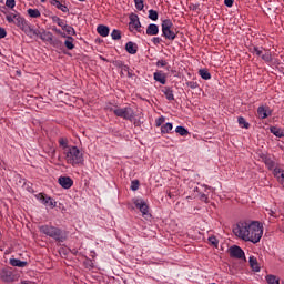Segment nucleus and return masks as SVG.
I'll return each mask as SVG.
<instances>
[{
    "instance_id": "1",
    "label": "nucleus",
    "mask_w": 284,
    "mask_h": 284,
    "mask_svg": "<svg viewBox=\"0 0 284 284\" xmlns=\"http://www.w3.org/2000/svg\"><path fill=\"white\" fill-rule=\"evenodd\" d=\"M233 233L242 241H248L250 243H258L263 239V224L258 221L253 222H239L233 229Z\"/></svg>"
},
{
    "instance_id": "2",
    "label": "nucleus",
    "mask_w": 284,
    "mask_h": 284,
    "mask_svg": "<svg viewBox=\"0 0 284 284\" xmlns=\"http://www.w3.org/2000/svg\"><path fill=\"white\" fill-rule=\"evenodd\" d=\"M63 154L65 156L67 163H69V165H72L73 168L77 165H83L85 161L83 159V153L77 146H71Z\"/></svg>"
},
{
    "instance_id": "3",
    "label": "nucleus",
    "mask_w": 284,
    "mask_h": 284,
    "mask_svg": "<svg viewBox=\"0 0 284 284\" xmlns=\"http://www.w3.org/2000/svg\"><path fill=\"white\" fill-rule=\"evenodd\" d=\"M40 232H42V234H45L47 236H50L51 239H54L55 241H63V239H65V236H63V231L54 226H40Z\"/></svg>"
},
{
    "instance_id": "4",
    "label": "nucleus",
    "mask_w": 284,
    "mask_h": 284,
    "mask_svg": "<svg viewBox=\"0 0 284 284\" xmlns=\"http://www.w3.org/2000/svg\"><path fill=\"white\" fill-rule=\"evenodd\" d=\"M178 32L174 31V23L172 20L165 19L162 21V37H165L169 41L176 39Z\"/></svg>"
},
{
    "instance_id": "5",
    "label": "nucleus",
    "mask_w": 284,
    "mask_h": 284,
    "mask_svg": "<svg viewBox=\"0 0 284 284\" xmlns=\"http://www.w3.org/2000/svg\"><path fill=\"white\" fill-rule=\"evenodd\" d=\"M113 114L120 119H124V121H132L134 119V110H132L130 106H116L115 110H113Z\"/></svg>"
},
{
    "instance_id": "6",
    "label": "nucleus",
    "mask_w": 284,
    "mask_h": 284,
    "mask_svg": "<svg viewBox=\"0 0 284 284\" xmlns=\"http://www.w3.org/2000/svg\"><path fill=\"white\" fill-rule=\"evenodd\" d=\"M37 199L45 210H54V207H57V202L45 193H39Z\"/></svg>"
},
{
    "instance_id": "7",
    "label": "nucleus",
    "mask_w": 284,
    "mask_h": 284,
    "mask_svg": "<svg viewBox=\"0 0 284 284\" xmlns=\"http://www.w3.org/2000/svg\"><path fill=\"white\" fill-rule=\"evenodd\" d=\"M0 280L2 283H14L19 281V275L14 274L11 268H2L0 271Z\"/></svg>"
},
{
    "instance_id": "8",
    "label": "nucleus",
    "mask_w": 284,
    "mask_h": 284,
    "mask_svg": "<svg viewBox=\"0 0 284 284\" xmlns=\"http://www.w3.org/2000/svg\"><path fill=\"white\" fill-rule=\"evenodd\" d=\"M129 22V30L133 32L135 30L136 32H142L141 30V21L139 20V16L136 13H131Z\"/></svg>"
},
{
    "instance_id": "9",
    "label": "nucleus",
    "mask_w": 284,
    "mask_h": 284,
    "mask_svg": "<svg viewBox=\"0 0 284 284\" xmlns=\"http://www.w3.org/2000/svg\"><path fill=\"white\" fill-rule=\"evenodd\" d=\"M133 204L142 213V216H150V206L143 200L134 199Z\"/></svg>"
},
{
    "instance_id": "10",
    "label": "nucleus",
    "mask_w": 284,
    "mask_h": 284,
    "mask_svg": "<svg viewBox=\"0 0 284 284\" xmlns=\"http://www.w3.org/2000/svg\"><path fill=\"white\" fill-rule=\"evenodd\" d=\"M58 183L61 185V187H63V190H70V187L74 185V180H72L70 176H60L58 179Z\"/></svg>"
},
{
    "instance_id": "11",
    "label": "nucleus",
    "mask_w": 284,
    "mask_h": 284,
    "mask_svg": "<svg viewBox=\"0 0 284 284\" xmlns=\"http://www.w3.org/2000/svg\"><path fill=\"white\" fill-rule=\"evenodd\" d=\"M230 254L234 258H243L245 256V252L243 251V248H241V246L231 247L230 248Z\"/></svg>"
},
{
    "instance_id": "12",
    "label": "nucleus",
    "mask_w": 284,
    "mask_h": 284,
    "mask_svg": "<svg viewBox=\"0 0 284 284\" xmlns=\"http://www.w3.org/2000/svg\"><path fill=\"white\" fill-rule=\"evenodd\" d=\"M272 112H270V106H258L257 108V116L258 119H267V116H271Z\"/></svg>"
},
{
    "instance_id": "13",
    "label": "nucleus",
    "mask_w": 284,
    "mask_h": 284,
    "mask_svg": "<svg viewBox=\"0 0 284 284\" xmlns=\"http://www.w3.org/2000/svg\"><path fill=\"white\" fill-rule=\"evenodd\" d=\"M273 176H275V179H277V181L281 183V185H283L284 187V170L276 166L273 170Z\"/></svg>"
},
{
    "instance_id": "14",
    "label": "nucleus",
    "mask_w": 284,
    "mask_h": 284,
    "mask_svg": "<svg viewBox=\"0 0 284 284\" xmlns=\"http://www.w3.org/2000/svg\"><path fill=\"white\" fill-rule=\"evenodd\" d=\"M154 81H158V83H161L162 85H165L168 83V78L165 77V73L158 71L153 74Z\"/></svg>"
},
{
    "instance_id": "15",
    "label": "nucleus",
    "mask_w": 284,
    "mask_h": 284,
    "mask_svg": "<svg viewBox=\"0 0 284 284\" xmlns=\"http://www.w3.org/2000/svg\"><path fill=\"white\" fill-rule=\"evenodd\" d=\"M125 50L129 54H136V52H139V45L130 41L125 44Z\"/></svg>"
},
{
    "instance_id": "16",
    "label": "nucleus",
    "mask_w": 284,
    "mask_h": 284,
    "mask_svg": "<svg viewBox=\"0 0 284 284\" xmlns=\"http://www.w3.org/2000/svg\"><path fill=\"white\" fill-rule=\"evenodd\" d=\"M248 263L253 272H261V265H258V260L255 256H251Z\"/></svg>"
},
{
    "instance_id": "17",
    "label": "nucleus",
    "mask_w": 284,
    "mask_h": 284,
    "mask_svg": "<svg viewBox=\"0 0 284 284\" xmlns=\"http://www.w3.org/2000/svg\"><path fill=\"white\" fill-rule=\"evenodd\" d=\"M146 34L148 37H156L159 34V26L151 23L146 28Z\"/></svg>"
},
{
    "instance_id": "18",
    "label": "nucleus",
    "mask_w": 284,
    "mask_h": 284,
    "mask_svg": "<svg viewBox=\"0 0 284 284\" xmlns=\"http://www.w3.org/2000/svg\"><path fill=\"white\" fill-rule=\"evenodd\" d=\"M13 19H16L13 23L18 26V28H20L21 30L26 29V19H23L19 14H13Z\"/></svg>"
},
{
    "instance_id": "19",
    "label": "nucleus",
    "mask_w": 284,
    "mask_h": 284,
    "mask_svg": "<svg viewBox=\"0 0 284 284\" xmlns=\"http://www.w3.org/2000/svg\"><path fill=\"white\" fill-rule=\"evenodd\" d=\"M97 32L98 34H100V37H108L110 34V28L104 24H99L97 28Z\"/></svg>"
},
{
    "instance_id": "20",
    "label": "nucleus",
    "mask_w": 284,
    "mask_h": 284,
    "mask_svg": "<svg viewBox=\"0 0 284 284\" xmlns=\"http://www.w3.org/2000/svg\"><path fill=\"white\" fill-rule=\"evenodd\" d=\"M9 263H10V265H12V267H27L28 266V262L17 260V258H10Z\"/></svg>"
},
{
    "instance_id": "21",
    "label": "nucleus",
    "mask_w": 284,
    "mask_h": 284,
    "mask_svg": "<svg viewBox=\"0 0 284 284\" xmlns=\"http://www.w3.org/2000/svg\"><path fill=\"white\" fill-rule=\"evenodd\" d=\"M69 141L68 138H60L59 139V145L63 150V154L70 150V148H73L72 145H68Z\"/></svg>"
},
{
    "instance_id": "22",
    "label": "nucleus",
    "mask_w": 284,
    "mask_h": 284,
    "mask_svg": "<svg viewBox=\"0 0 284 284\" xmlns=\"http://www.w3.org/2000/svg\"><path fill=\"white\" fill-rule=\"evenodd\" d=\"M51 3L54 6V8H58V10H61V12H70V9H68V6L61 3L59 0H52Z\"/></svg>"
},
{
    "instance_id": "23",
    "label": "nucleus",
    "mask_w": 284,
    "mask_h": 284,
    "mask_svg": "<svg viewBox=\"0 0 284 284\" xmlns=\"http://www.w3.org/2000/svg\"><path fill=\"white\" fill-rule=\"evenodd\" d=\"M162 92L166 97L168 101H174V91H172V89L165 87Z\"/></svg>"
},
{
    "instance_id": "24",
    "label": "nucleus",
    "mask_w": 284,
    "mask_h": 284,
    "mask_svg": "<svg viewBox=\"0 0 284 284\" xmlns=\"http://www.w3.org/2000/svg\"><path fill=\"white\" fill-rule=\"evenodd\" d=\"M271 133L274 134V136H277L278 139H283L284 131L282 129H278L276 126H271Z\"/></svg>"
},
{
    "instance_id": "25",
    "label": "nucleus",
    "mask_w": 284,
    "mask_h": 284,
    "mask_svg": "<svg viewBox=\"0 0 284 284\" xmlns=\"http://www.w3.org/2000/svg\"><path fill=\"white\" fill-rule=\"evenodd\" d=\"M64 45L67 50H74V38L72 37H67V40L64 41Z\"/></svg>"
},
{
    "instance_id": "26",
    "label": "nucleus",
    "mask_w": 284,
    "mask_h": 284,
    "mask_svg": "<svg viewBox=\"0 0 284 284\" xmlns=\"http://www.w3.org/2000/svg\"><path fill=\"white\" fill-rule=\"evenodd\" d=\"M172 123L168 122L161 126V134H170V131L173 130Z\"/></svg>"
},
{
    "instance_id": "27",
    "label": "nucleus",
    "mask_w": 284,
    "mask_h": 284,
    "mask_svg": "<svg viewBox=\"0 0 284 284\" xmlns=\"http://www.w3.org/2000/svg\"><path fill=\"white\" fill-rule=\"evenodd\" d=\"M200 77H202V79H204V81H210V79H212V74L210 73V71L205 70V69H201L199 71Z\"/></svg>"
},
{
    "instance_id": "28",
    "label": "nucleus",
    "mask_w": 284,
    "mask_h": 284,
    "mask_svg": "<svg viewBox=\"0 0 284 284\" xmlns=\"http://www.w3.org/2000/svg\"><path fill=\"white\" fill-rule=\"evenodd\" d=\"M52 22L57 23V26H59L60 28H65V23H67L65 20H63L57 16L52 17Z\"/></svg>"
},
{
    "instance_id": "29",
    "label": "nucleus",
    "mask_w": 284,
    "mask_h": 284,
    "mask_svg": "<svg viewBox=\"0 0 284 284\" xmlns=\"http://www.w3.org/2000/svg\"><path fill=\"white\" fill-rule=\"evenodd\" d=\"M237 123H239L240 128H244L245 130H250V124H248V122L245 120V118L240 116V118L237 119Z\"/></svg>"
},
{
    "instance_id": "30",
    "label": "nucleus",
    "mask_w": 284,
    "mask_h": 284,
    "mask_svg": "<svg viewBox=\"0 0 284 284\" xmlns=\"http://www.w3.org/2000/svg\"><path fill=\"white\" fill-rule=\"evenodd\" d=\"M175 132L180 134V136H187V134H190V131H187L185 126H176Z\"/></svg>"
},
{
    "instance_id": "31",
    "label": "nucleus",
    "mask_w": 284,
    "mask_h": 284,
    "mask_svg": "<svg viewBox=\"0 0 284 284\" xmlns=\"http://www.w3.org/2000/svg\"><path fill=\"white\" fill-rule=\"evenodd\" d=\"M266 281L268 284H281V281L276 277V275H267Z\"/></svg>"
},
{
    "instance_id": "32",
    "label": "nucleus",
    "mask_w": 284,
    "mask_h": 284,
    "mask_svg": "<svg viewBox=\"0 0 284 284\" xmlns=\"http://www.w3.org/2000/svg\"><path fill=\"white\" fill-rule=\"evenodd\" d=\"M28 37H34L37 34V31L34 29H31L30 26L26 24L24 29H22Z\"/></svg>"
},
{
    "instance_id": "33",
    "label": "nucleus",
    "mask_w": 284,
    "mask_h": 284,
    "mask_svg": "<svg viewBox=\"0 0 284 284\" xmlns=\"http://www.w3.org/2000/svg\"><path fill=\"white\" fill-rule=\"evenodd\" d=\"M149 19H151V21H156L159 19V12L153 9L149 10Z\"/></svg>"
},
{
    "instance_id": "34",
    "label": "nucleus",
    "mask_w": 284,
    "mask_h": 284,
    "mask_svg": "<svg viewBox=\"0 0 284 284\" xmlns=\"http://www.w3.org/2000/svg\"><path fill=\"white\" fill-rule=\"evenodd\" d=\"M62 30L67 31V34H72L73 37L77 36V31L72 27L68 26V22L65 23V28H62Z\"/></svg>"
},
{
    "instance_id": "35",
    "label": "nucleus",
    "mask_w": 284,
    "mask_h": 284,
    "mask_svg": "<svg viewBox=\"0 0 284 284\" xmlns=\"http://www.w3.org/2000/svg\"><path fill=\"white\" fill-rule=\"evenodd\" d=\"M111 37L114 41H119V39H121V31L119 30H113L112 33H111Z\"/></svg>"
},
{
    "instance_id": "36",
    "label": "nucleus",
    "mask_w": 284,
    "mask_h": 284,
    "mask_svg": "<svg viewBox=\"0 0 284 284\" xmlns=\"http://www.w3.org/2000/svg\"><path fill=\"white\" fill-rule=\"evenodd\" d=\"M141 185V183L139 182V180H133L132 182H131V190L133 191V192H136V190H139V186Z\"/></svg>"
},
{
    "instance_id": "37",
    "label": "nucleus",
    "mask_w": 284,
    "mask_h": 284,
    "mask_svg": "<svg viewBox=\"0 0 284 284\" xmlns=\"http://www.w3.org/2000/svg\"><path fill=\"white\" fill-rule=\"evenodd\" d=\"M136 10H143L145 8V4L143 3V0H134Z\"/></svg>"
},
{
    "instance_id": "38",
    "label": "nucleus",
    "mask_w": 284,
    "mask_h": 284,
    "mask_svg": "<svg viewBox=\"0 0 284 284\" xmlns=\"http://www.w3.org/2000/svg\"><path fill=\"white\" fill-rule=\"evenodd\" d=\"M165 123V116H160L155 120V126L156 128H161V125H163Z\"/></svg>"
},
{
    "instance_id": "39",
    "label": "nucleus",
    "mask_w": 284,
    "mask_h": 284,
    "mask_svg": "<svg viewBox=\"0 0 284 284\" xmlns=\"http://www.w3.org/2000/svg\"><path fill=\"white\" fill-rule=\"evenodd\" d=\"M263 61H266V63H270V61H272V54H270V52H266L264 54L261 55Z\"/></svg>"
},
{
    "instance_id": "40",
    "label": "nucleus",
    "mask_w": 284,
    "mask_h": 284,
    "mask_svg": "<svg viewBox=\"0 0 284 284\" xmlns=\"http://www.w3.org/2000/svg\"><path fill=\"white\" fill-rule=\"evenodd\" d=\"M252 52L256 54V57H262L263 55V50H261L258 47H254Z\"/></svg>"
},
{
    "instance_id": "41",
    "label": "nucleus",
    "mask_w": 284,
    "mask_h": 284,
    "mask_svg": "<svg viewBox=\"0 0 284 284\" xmlns=\"http://www.w3.org/2000/svg\"><path fill=\"white\" fill-rule=\"evenodd\" d=\"M187 88H191V90H196L199 88V83L194 81H190L186 83Z\"/></svg>"
},
{
    "instance_id": "42",
    "label": "nucleus",
    "mask_w": 284,
    "mask_h": 284,
    "mask_svg": "<svg viewBox=\"0 0 284 284\" xmlns=\"http://www.w3.org/2000/svg\"><path fill=\"white\" fill-rule=\"evenodd\" d=\"M28 14H29V17H31L32 19H37V10H34V9H29V10H28Z\"/></svg>"
},
{
    "instance_id": "43",
    "label": "nucleus",
    "mask_w": 284,
    "mask_h": 284,
    "mask_svg": "<svg viewBox=\"0 0 284 284\" xmlns=\"http://www.w3.org/2000/svg\"><path fill=\"white\" fill-rule=\"evenodd\" d=\"M165 65H168V61H165V60H159L156 62L158 68H165Z\"/></svg>"
},
{
    "instance_id": "44",
    "label": "nucleus",
    "mask_w": 284,
    "mask_h": 284,
    "mask_svg": "<svg viewBox=\"0 0 284 284\" xmlns=\"http://www.w3.org/2000/svg\"><path fill=\"white\" fill-rule=\"evenodd\" d=\"M115 65H118L119 68H122V70L128 71L130 68H128V65H123V62L121 61H116Z\"/></svg>"
},
{
    "instance_id": "45",
    "label": "nucleus",
    "mask_w": 284,
    "mask_h": 284,
    "mask_svg": "<svg viewBox=\"0 0 284 284\" xmlns=\"http://www.w3.org/2000/svg\"><path fill=\"white\" fill-rule=\"evenodd\" d=\"M6 6H7V8H14L16 2H14V0H7Z\"/></svg>"
},
{
    "instance_id": "46",
    "label": "nucleus",
    "mask_w": 284,
    "mask_h": 284,
    "mask_svg": "<svg viewBox=\"0 0 284 284\" xmlns=\"http://www.w3.org/2000/svg\"><path fill=\"white\" fill-rule=\"evenodd\" d=\"M8 32H6V29L0 27V39H6Z\"/></svg>"
},
{
    "instance_id": "47",
    "label": "nucleus",
    "mask_w": 284,
    "mask_h": 284,
    "mask_svg": "<svg viewBox=\"0 0 284 284\" xmlns=\"http://www.w3.org/2000/svg\"><path fill=\"white\" fill-rule=\"evenodd\" d=\"M224 6H226V8H232V6H234V0H224Z\"/></svg>"
},
{
    "instance_id": "48",
    "label": "nucleus",
    "mask_w": 284,
    "mask_h": 284,
    "mask_svg": "<svg viewBox=\"0 0 284 284\" xmlns=\"http://www.w3.org/2000/svg\"><path fill=\"white\" fill-rule=\"evenodd\" d=\"M14 13L7 16V21H9V23H14Z\"/></svg>"
},
{
    "instance_id": "49",
    "label": "nucleus",
    "mask_w": 284,
    "mask_h": 284,
    "mask_svg": "<svg viewBox=\"0 0 284 284\" xmlns=\"http://www.w3.org/2000/svg\"><path fill=\"white\" fill-rule=\"evenodd\" d=\"M152 41H153L154 45H159V43H161L162 40H161V38L155 37L152 39Z\"/></svg>"
},
{
    "instance_id": "50",
    "label": "nucleus",
    "mask_w": 284,
    "mask_h": 284,
    "mask_svg": "<svg viewBox=\"0 0 284 284\" xmlns=\"http://www.w3.org/2000/svg\"><path fill=\"white\" fill-rule=\"evenodd\" d=\"M209 241L210 243H212V245H219V241H216V237H210Z\"/></svg>"
},
{
    "instance_id": "51",
    "label": "nucleus",
    "mask_w": 284,
    "mask_h": 284,
    "mask_svg": "<svg viewBox=\"0 0 284 284\" xmlns=\"http://www.w3.org/2000/svg\"><path fill=\"white\" fill-rule=\"evenodd\" d=\"M200 201H203L204 203H207V196L205 195V193L201 194Z\"/></svg>"
},
{
    "instance_id": "52",
    "label": "nucleus",
    "mask_w": 284,
    "mask_h": 284,
    "mask_svg": "<svg viewBox=\"0 0 284 284\" xmlns=\"http://www.w3.org/2000/svg\"><path fill=\"white\" fill-rule=\"evenodd\" d=\"M105 110H108L109 112H114V110H116V109L112 108L111 105H108V106H105Z\"/></svg>"
},
{
    "instance_id": "53",
    "label": "nucleus",
    "mask_w": 284,
    "mask_h": 284,
    "mask_svg": "<svg viewBox=\"0 0 284 284\" xmlns=\"http://www.w3.org/2000/svg\"><path fill=\"white\" fill-rule=\"evenodd\" d=\"M47 41H52V33H47Z\"/></svg>"
},
{
    "instance_id": "54",
    "label": "nucleus",
    "mask_w": 284,
    "mask_h": 284,
    "mask_svg": "<svg viewBox=\"0 0 284 284\" xmlns=\"http://www.w3.org/2000/svg\"><path fill=\"white\" fill-rule=\"evenodd\" d=\"M166 194H168L169 199H174V194H172V192L168 191Z\"/></svg>"
},
{
    "instance_id": "55",
    "label": "nucleus",
    "mask_w": 284,
    "mask_h": 284,
    "mask_svg": "<svg viewBox=\"0 0 284 284\" xmlns=\"http://www.w3.org/2000/svg\"><path fill=\"white\" fill-rule=\"evenodd\" d=\"M52 30H54V32H58V34H61V30L53 28Z\"/></svg>"
},
{
    "instance_id": "56",
    "label": "nucleus",
    "mask_w": 284,
    "mask_h": 284,
    "mask_svg": "<svg viewBox=\"0 0 284 284\" xmlns=\"http://www.w3.org/2000/svg\"><path fill=\"white\" fill-rule=\"evenodd\" d=\"M72 254L77 255V254H79V251L73 250V251H72Z\"/></svg>"
},
{
    "instance_id": "57",
    "label": "nucleus",
    "mask_w": 284,
    "mask_h": 284,
    "mask_svg": "<svg viewBox=\"0 0 284 284\" xmlns=\"http://www.w3.org/2000/svg\"><path fill=\"white\" fill-rule=\"evenodd\" d=\"M37 17H41V13L39 11H37Z\"/></svg>"
},
{
    "instance_id": "58",
    "label": "nucleus",
    "mask_w": 284,
    "mask_h": 284,
    "mask_svg": "<svg viewBox=\"0 0 284 284\" xmlns=\"http://www.w3.org/2000/svg\"><path fill=\"white\" fill-rule=\"evenodd\" d=\"M270 214H271V216H274V211H271V213H270Z\"/></svg>"
},
{
    "instance_id": "59",
    "label": "nucleus",
    "mask_w": 284,
    "mask_h": 284,
    "mask_svg": "<svg viewBox=\"0 0 284 284\" xmlns=\"http://www.w3.org/2000/svg\"><path fill=\"white\" fill-rule=\"evenodd\" d=\"M17 74L21 75V71H17Z\"/></svg>"
}]
</instances>
